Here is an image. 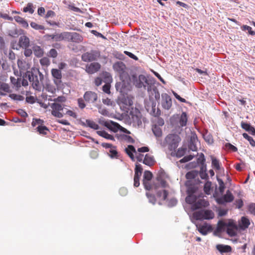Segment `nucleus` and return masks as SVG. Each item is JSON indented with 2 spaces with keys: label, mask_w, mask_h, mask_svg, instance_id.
Masks as SVG:
<instances>
[{
  "label": "nucleus",
  "mask_w": 255,
  "mask_h": 255,
  "mask_svg": "<svg viewBox=\"0 0 255 255\" xmlns=\"http://www.w3.org/2000/svg\"><path fill=\"white\" fill-rule=\"evenodd\" d=\"M129 117L133 126L140 127L142 126V115L140 111L136 108H131L128 111Z\"/></svg>",
  "instance_id": "5"
},
{
  "label": "nucleus",
  "mask_w": 255,
  "mask_h": 255,
  "mask_svg": "<svg viewBox=\"0 0 255 255\" xmlns=\"http://www.w3.org/2000/svg\"><path fill=\"white\" fill-rule=\"evenodd\" d=\"M37 130L40 134L46 135L47 134V131H49V129L47 127L43 125H39L36 128Z\"/></svg>",
  "instance_id": "46"
},
{
  "label": "nucleus",
  "mask_w": 255,
  "mask_h": 255,
  "mask_svg": "<svg viewBox=\"0 0 255 255\" xmlns=\"http://www.w3.org/2000/svg\"><path fill=\"white\" fill-rule=\"evenodd\" d=\"M166 177H167V175L166 173H165V172L162 168H160V169L159 170V171L158 172V175H157V177H156V179H163H163L165 178Z\"/></svg>",
  "instance_id": "57"
},
{
  "label": "nucleus",
  "mask_w": 255,
  "mask_h": 255,
  "mask_svg": "<svg viewBox=\"0 0 255 255\" xmlns=\"http://www.w3.org/2000/svg\"><path fill=\"white\" fill-rule=\"evenodd\" d=\"M133 97L130 94H125L120 95L117 99V103L123 110L128 113L131 108H133Z\"/></svg>",
  "instance_id": "3"
},
{
  "label": "nucleus",
  "mask_w": 255,
  "mask_h": 255,
  "mask_svg": "<svg viewBox=\"0 0 255 255\" xmlns=\"http://www.w3.org/2000/svg\"><path fill=\"white\" fill-rule=\"evenodd\" d=\"M180 141L181 138L178 135L170 133L165 137L163 141H161L160 144L163 147L168 146L170 151H175Z\"/></svg>",
  "instance_id": "2"
},
{
  "label": "nucleus",
  "mask_w": 255,
  "mask_h": 255,
  "mask_svg": "<svg viewBox=\"0 0 255 255\" xmlns=\"http://www.w3.org/2000/svg\"><path fill=\"white\" fill-rule=\"evenodd\" d=\"M10 82L14 86H15L16 88H19L20 87V79H15L13 77H10Z\"/></svg>",
  "instance_id": "52"
},
{
  "label": "nucleus",
  "mask_w": 255,
  "mask_h": 255,
  "mask_svg": "<svg viewBox=\"0 0 255 255\" xmlns=\"http://www.w3.org/2000/svg\"><path fill=\"white\" fill-rule=\"evenodd\" d=\"M101 68V65L98 62L91 63L86 66V71L89 74H94Z\"/></svg>",
  "instance_id": "14"
},
{
  "label": "nucleus",
  "mask_w": 255,
  "mask_h": 255,
  "mask_svg": "<svg viewBox=\"0 0 255 255\" xmlns=\"http://www.w3.org/2000/svg\"><path fill=\"white\" fill-rule=\"evenodd\" d=\"M192 205V208L193 210H198L201 207H207L209 205V203L208 201L204 199H199L195 200L194 202L190 204Z\"/></svg>",
  "instance_id": "13"
},
{
  "label": "nucleus",
  "mask_w": 255,
  "mask_h": 255,
  "mask_svg": "<svg viewBox=\"0 0 255 255\" xmlns=\"http://www.w3.org/2000/svg\"><path fill=\"white\" fill-rule=\"evenodd\" d=\"M153 174L150 171L145 170L143 176V182L150 181L152 178Z\"/></svg>",
  "instance_id": "43"
},
{
  "label": "nucleus",
  "mask_w": 255,
  "mask_h": 255,
  "mask_svg": "<svg viewBox=\"0 0 255 255\" xmlns=\"http://www.w3.org/2000/svg\"><path fill=\"white\" fill-rule=\"evenodd\" d=\"M51 74L52 76L57 80H61L62 78L61 70L58 69H52L51 70Z\"/></svg>",
  "instance_id": "40"
},
{
  "label": "nucleus",
  "mask_w": 255,
  "mask_h": 255,
  "mask_svg": "<svg viewBox=\"0 0 255 255\" xmlns=\"http://www.w3.org/2000/svg\"><path fill=\"white\" fill-rule=\"evenodd\" d=\"M188 120L187 114L185 112H183L180 117L179 124L181 127H183L186 126Z\"/></svg>",
  "instance_id": "33"
},
{
  "label": "nucleus",
  "mask_w": 255,
  "mask_h": 255,
  "mask_svg": "<svg viewBox=\"0 0 255 255\" xmlns=\"http://www.w3.org/2000/svg\"><path fill=\"white\" fill-rule=\"evenodd\" d=\"M203 136L204 140L208 144H211L213 143V139L211 134L206 133L203 134Z\"/></svg>",
  "instance_id": "53"
},
{
  "label": "nucleus",
  "mask_w": 255,
  "mask_h": 255,
  "mask_svg": "<svg viewBox=\"0 0 255 255\" xmlns=\"http://www.w3.org/2000/svg\"><path fill=\"white\" fill-rule=\"evenodd\" d=\"M32 48L34 54L36 57H41L43 56V50L39 46L34 45Z\"/></svg>",
  "instance_id": "31"
},
{
  "label": "nucleus",
  "mask_w": 255,
  "mask_h": 255,
  "mask_svg": "<svg viewBox=\"0 0 255 255\" xmlns=\"http://www.w3.org/2000/svg\"><path fill=\"white\" fill-rule=\"evenodd\" d=\"M18 45L20 48L29 47L30 45V40L29 38L25 35L21 36L19 37Z\"/></svg>",
  "instance_id": "18"
},
{
  "label": "nucleus",
  "mask_w": 255,
  "mask_h": 255,
  "mask_svg": "<svg viewBox=\"0 0 255 255\" xmlns=\"http://www.w3.org/2000/svg\"><path fill=\"white\" fill-rule=\"evenodd\" d=\"M152 91L154 93V98H155V100L157 101H159L160 99V93L158 91V89L157 88V87L154 86L152 88Z\"/></svg>",
  "instance_id": "63"
},
{
  "label": "nucleus",
  "mask_w": 255,
  "mask_h": 255,
  "mask_svg": "<svg viewBox=\"0 0 255 255\" xmlns=\"http://www.w3.org/2000/svg\"><path fill=\"white\" fill-rule=\"evenodd\" d=\"M43 123H44L43 120H41L40 119L34 118V119H33V121L32 122L31 125H32V127H34L37 125H38V126L39 125H43Z\"/></svg>",
  "instance_id": "59"
},
{
  "label": "nucleus",
  "mask_w": 255,
  "mask_h": 255,
  "mask_svg": "<svg viewBox=\"0 0 255 255\" xmlns=\"http://www.w3.org/2000/svg\"><path fill=\"white\" fill-rule=\"evenodd\" d=\"M161 107L163 109L169 110L172 107V103L171 98L167 93L161 94Z\"/></svg>",
  "instance_id": "11"
},
{
  "label": "nucleus",
  "mask_w": 255,
  "mask_h": 255,
  "mask_svg": "<svg viewBox=\"0 0 255 255\" xmlns=\"http://www.w3.org/2000/svg\"><path fill=\"white\" fill-rule=\"evenodd\" d=\"M228 226V222H226L222 220H219L218 223V226L216 229V230L214 232L215 234L216 232H218L219 233L222 232L223 230H225L226 227Z\"/></svg>",
  "instance_id": "30"
},
{
  "label": "nucleus",
  "mask_w": 255,
  "mask_h": 255,
  "mask_svg": "<svg viewBox=\"0 0 255 255\" xmlns=\"http://www.w3.org/2000/svg\"><path fill=\"white\" fill-rule=\"evenodd\" d=\"M30 26L35 30H43L45 28L44 26L38 24L34 22H31Z\"/></svg>",
  "instance_id": "61"
},
{
  "label": "nucleus",
  "mask_w": 255,
  "mask_h": 255,
  "mask_svg": "<svg viewBox=\"0 0 255 255\" xmlns=\"http://www.w3.org/2000/svg\"><path fill=\"white\" fill-rule=\"evenodd\" d=\"M224 147L225 149L233 151L236 152L238 150V148L235 146L233 145L231 143L228 142L224 144Z\"/></svg>",
  "instance_id": "48"
},
{
  "label": "nucleus",
  "mask_w": 255,
  "mask_h": 255,
  "mask_svg": "<svg viewBox=\"0 0 255 255\" xmlns=\"http://www.w3.org/2000/svg\"><path fill=\"white\" fill-rule=\"evenodd\" d=\"M199 174V171L193 170L186 173L185 177L188 180L195 178Z\"/></svg>",
  "instance_id": "34"
},
{
  "label": "nucleus",
  "mask_w": 255,
  "mask_h": 255,
  "mask_svg": "<svg viewBox=\"0 0 255 255\" xmlns=\"http://www.w3.org/2000/svg\"><path fill=\"white\" fill-rule=\"evenodd\" d=\"M158 197H162L163 200H166L168 195V192L166 190H159L156 193Z\"/></svg>",
  "instance_id": "42"
},
{
  "label": "nucleus",
  "mask_w": 255,
  "mask_h": 255,
  "mask_svg": "<svg viewBox=\"0 0 255 255\" xmlns=\"http://www.w3.org/2000/svg\"><path fill=\"white\" fill-rule=\"evenodd\" d=\"M155 161L154 160V157L152 155H150L148 154H146L145 155L144 158L142 161V163L146 165L149 166H151L153 165Z\"/></svg>",
  "instance_id": "25"
},
{
  "label": "nucleus",
  "mask_w": 255,
  "mask_h": 255,
  "mask_svg": "<svg viewBox=\"0 0 255 255\" xmlns=\"http://www.w3.org/2000/svg\"><path fill=\"white\" fill-rule=\"evenodd\" d=\"M83 37L82 35L77 32H72L70 42L79 43L82 42Z\"/></svg>",
  "instance_id": "22"
},
{
  "label": "nucleus",
  "mask_w": 255,
  "mask_h": 255,
  "mask_svg": "<svg viewBox=\"0 0 255 255\" xmlns=\"http://www.w3.org/2000/svg\"><path fill=\"white\" fill-rule=\"evenodd\" d=\"M156 103L155 102L153 101L151 104V110L150 112V114L155 117H159L161 115L160 110L157 108L156 109Z\"/></svg>",
  "instance_id": "28"
},
{
  "label": "nucleus",
  "mask_w": 255,
  "mask_h": 255,
  "mask_svg": "<svg viewBox=\"0 0 255 255\" xmlns=\"http://www.w3.org/2000/svg\"><path fill=\"white\" fill-rule=\"evenodd\" d=\"M36 72L38 73L40 80L43 79V75L42 73L39 71L38 69L35 67H32L31 68V71H26L25 73H24L23 77L27 78L28 80L31 82V81H33L34 80V76L35 75H34V73Z\"/></svg>",
  "instance_id": "12"
},
{
  "label": "nucleus",
  "mask_w": 255,
  "mask_h": 255,
  "mask_svg": "<svg viewBox=\"0 0 255 255\" xmlns=\"http://www.w3.org/2000/svg\"><path fill=\"white\" fill-rule=\"evenodd\" d=\"M109 156L112 158H118L119 157V153L116 149V146H114V147L111 148V149H109Z\"/></svg>",
  "instance_id": "44"
},
{
  "label": "nucleus",
  "mask_w": 255,
  "mask_h": 255,
  "mask_svg": "<svg viewBox=\"0 0 255 255\" xmlns=\"http://www.w3.org/2000/svg\"><path fill=\"white\" fill-rule=\"evenodd\" d=\"M243 136L244 138L248 140L251 145L253 147H255V141L252 137L249 135L247 133H243Z\"/></svg>",
  "instance_id": "49"
},
{
  "label": "nucleus",
  "mask_w": 255,
  "mask_h": 255,
  "mask_svg": "<svg viewBox=\"0 0 255 255\" xmlns=\"http://www.w3.org/2000/svg\"><path fill=\"white\" fill-rule=\"evenodd\" d=\"M126 153L131 152V153H136V151L134 146L132 145H128L127 148H125Z\"/></svg>",
  "instance_id": "62"
},
{
  "label": "nucleus",
  "mask_w": 255,
  "mask_h": 255,
  "mask_svg": "<svg viewBox=\"0 0 255 255\" xmlns=\"http://www.w3.org/2000/svg\"><path fill=\"white\" fill-rule=\"evenodd\" d=\"M206 159L204 154L201 153L198 158L197 159V162H191L186 165V167L189 168H195L198 164L202 165L205 164Z\"/></svg>",
  "instance_id": "15"
},
{
  "label": "nucleus",
  "mask_w": 255,
  "mask_h": 255,
  "mask_svg": "<svg viewBox=\"0 0 255 255\" xmlns=\"http://www.w3.org/2000/svg\"><path fill=\"white\" fill-rule=\"evenodd\" d=\"M152 130L154 135L157 137H161L162 135V129L157 125H154L152 127Z\"/></svg>",
  "instance_id": "36"
},
{
  "label": "nucleus",
  "mask_w": 255,
  "mask_h": 255,
  "mask_svg": "<svg viewBox=\"0 0 255 255\" xmlns=\"http://www.w3.org/2000/svg\"><path fill=\"white\" fill-rule=\"evenodd\" d=\"M0 90L6 93H10L11 92L9 85L5 83L1 82H0Z\"/></svg>",
  "instance_id": "50"
},
{
  "label": "nucleus",
  "mask_w": 255,
  "mask_h": 255,
  "mask_svg": "<svg viewBox=\"0 0 255 255\" xmlns=\"http://www.w3.org/2000/svg\"><path fill=\"white\" fill-rule=\"evenodd\" d=\"M177 200L175 198L170 199L168 202V206L169 207H172L176 205L177 203Z\"/></svg>",
  "instance_id": "64"
},
{
  "label": "nucleus",
  "mask_w": 255,
  "mask_h": 255,
  "mask_svg": "<svg viewBox=\"0 0 255 255\" xmlns=\"http://www.w3.org/2000/svg\"><path fill=\"white\" fill-rule=\"evenodd\" d=\"M23 11L24 12H28L30 14H32L34 11L33 3L28 2L26 6L23 7Z\"/></svg>",
  "instance_id": "41"
},
{
  "label": "nucleus",
  "mask_w": 255,
  "mask_h": 255,
  "mask_svg": "<svg viewBox=\"0 0 255 255\" xmlns=\"http://www.w3.org/2000/svg\"><path fill=\"white\" fill-rule=\"evenodd\" d=\"M86 122L87 124V127H89L92 129L97 130L100 128L98 124L92 120L87 119L86 120Z\"/></svg>",
  "instance_id": "39"
},
{
  "label": "nucleus",
  "mask_w": 255,
  "mask_h": 255,
  "mask_svg": "<svg viewBox=\"0 0 255 255\" xmlns=\"http://www.w3.org/2000/svg\"><path fill=\"white\" fill-rule=\"evenodd\" d=\"M250 225L249 219L247 217H242L241 218V222L240 224V228L241 229L244 230L247 229Z\"/></svg>",
  "instance_id": "29"
},
{
  "label": "nucleus",
  "mask_w": 255,
  "mask_h": 255,
  "mask_svg": "<svg viewBox=\"0 0 255 255\" xmlns=\"http://www.w3.org/2000/svg\"><path fill=\"white\" fill-rule=\"evenodd\" d=\"M14 19L17 23L21 24L23 27L25 28H27L29 26L27 21L21 17L19 16H15L14 17Z\"/></svg>",
  "instance_id": "32"
},
{
  "label": "nucleus",
  "mask_w": 255,
  "mask_h": 255,
  "mask_svg": "<svg viewBox=\"0 0 255 255\" xmlns=\"http://www.w3.org/2000/svg\"><path fill=\"white\" fill-rule=\"evenodd\" d=\"M97 108L99 110V112L103 116H108L109 115V112L105 108H103L101 105H97Z\"/></svg>",
  "instance_id": "55"
},
{
  "label": "nucleus",
  "mask_w": 255,
  "mask_h": 255,
  "mask_svg": "<svg viewBox=\"0 0 255 255\" xmlns=\"http://www.w3.org/2000/svg\"><path fill=\"white\" fill-rule=\"evenodd\" d=\"M132 79L134 84L138 88H141L142 87H143L145 89L146 85H144V83L147 85H149V81L146 77L142 74L139 75L138 78L135 75H133Z\"/></svg>",
  "instance_id": "8"
},
{
  "label": "nucleus",
  "mask_w": 255,
  "mask_h": 255,
  "mask_svg": "<svg viewBox=\"0 0 255 255\" xmlns=\"http://www.w3.org/2000/svg\"><path fill=\"white\" fill-rule=\"evenodd\" d=\"M212 182L207 180L204 185V191L206 195H210L211 194V190H212Z\"/></svg>",
  "instance_id": "38"
},
{
  "label": "nucleus",
  "mask_w": 255,
  "mask_h": 255,
  "mask_svg": "<svg viewBox=\"0 0 255 255\" xmlns=\"http://www.w3.org/2000/svg\"><path fill=\"white\" fill-rule=\"evenodd\" d=\"M72 32H62V36L63 38V40H68V41H70L71 40V35Z\"/></svg>",
  "instance_id": "60"
},
{
  "label": "nucleus",
  "mask_w": 255,
  "mask_h": 255,
  "mask_svg": "<svg viewBox=\"0 0 255 255\" xmlns=\"http://www.w3.org/2000/svg\"><path fill=\"white\" fill-rule=\"evenodd\" d=\"M238 229L236 222L233 220H229L228 226L225 229L227 234L230 237H235L237 235V231Z\"/></svg>",
  "instance_id": "9"
},
{
  "label": "nucleus",
  "mask_w": 255,
  "mask_h": 255,
  "mask_svg": "<svg viewBox=\"0 0 255 255\" xmlns=\"http://www.w3.org/2000/svg\"><path fill=\"white\" fill-rule=\"evenodd\" d=\"M51 108L52 109V111L60 112L63 111V108L61 104L53 103L51 104Z\"/></svg>",
  "instance_id": "47"
},
{
  "label": "nucleus",
  "mask_w": 255,
  "mask_h": 255,
  "mask_svg": "<svg viewBox=\"0 0 255 255\" xmlns=\"http://www.w3.org/2000/svg\"><path fill=\"white\" fill-rule=\"evenodd\" d=\"M212 229L211 225L205 223L198 227V231L203 235H206L208 232L212 231Z\"/></svg>",
  "instance_id": "19"
},
{
  "label": "nucleus",
  "mask_w": 255,
  "mask_h": 255,
  "mask_svg": "<svg viewBox=\"0 0 255 255\" xmlns=\"http://www.w3.org/2000/svg\"><path fill=\"white\" fill-rule=\"evenodd\" d=\"M197 140V136L196 134L192 135L190 137V141L189 142L188 147L190 150L195 151L197 150V147L195 144V141Z\"/></svg>",
  "instance_id": "26"
},
{
  "label": "nucleus",
  "mask_w": 255,
  "mask_h": 255,
  "mask_svg": "<svg viewBox=\"0 0 255 255\" xmlns=\"http://www.w3.org/2000/svg\"><path fill=\"white\" fill-rule=\"evenodd\" d=\"M100 56V52L97 50H92L90 52H86L82 54V60L84 62L95 61Z\"/></svg>",
  "instance_id": "10"
},
{
  "label": "nucleus",
  "mask_w": 255,
  "mask_h": 255,
  "mask_svg": "<svg viewBox=\"0 0 255 255\" xmlns=\"http://www.w3.org/2000/svg\"><path fill=\"white\" fill-rule=\"evenodd\" d=\"M17 66L19 69L20 75H22V72L27 70L29 68L28 64L25 61H23L20 59L17 60Z\"/></svg>",
  "instance_id": "27"
},
{
  "label": "nucleus",
  "mask_w": 255,
  "mask_h": 255,
  "mask_svg": "<svg viewBox=\"0 0 255 255\" xmlns=\"http://www.w3.org/2000/svg\"><path fill=\"white\" fill-rule=\"evenodd\" d=\"M211 158L212 160V166L216 170L220 169V163L219 160L214 156L211 155Z\"/></svg>",
  "instance_id": "35"
},
{
  "label": "nucleus",
  "mask_w": 255,
  "mask_h": 255,
  "mask_svg": "<svg viewBox=\"0 0 255 255\" xmlns=\"http://www.w3.org/2000/svg\"><path fill=\"white\" fill-rule=\"evenodd\" d=\"M143 169L142 166L138 163H136L134 169V176L140 177L142 173Z\"/></svg>",
  "instance_id": "45"
},
{
  "label": "nucleus",
  "mask_w": 255,
  "mask_h": 255,
  "mask_svg": "<svg viewBox=\"0 0 255 255\" xmlns=\"http://www.w3.org/2000/svg\"><path fill=\"white\" fill-rule=\"evenodd\" d=\"M9 97L12 100H17V101H23L24 99V97L20 95H17L16 94H11L9 95Z\"/></svg>",
  "instance_id": "54"
},
{
  "label": "nucleus",
  "mask_w": 255,
  "mask_h": 255,
  "mask_svg": "<svg viewBox=\"0 0 255 255\" xmlns=\"http://www.w3.org/2000/svg\"><path fill=\"white\" fill-rule=\"evenodd\" d=\"M187 149L186 147H180L177 149V152L175 153L176 156L177 158H180L182 157L185 154ZM175 153L173 152L171 153L172 156H174Z\"/></svg>",
  "instance_id": "37"
},
{
  "label": "nucleus",
  "mask_w": 255,
  "mask_h": 255,
  "mask_svg": "<svg viewBox=\"0 0 255 255\" xmlns=\"http://www.w3.org/2000/svg\"><path fill=\"white\" fill-rule=\"evenodd\" d=\"M7 35L11 37L15 38L18 37L19 35H21L24 33V30L14 28V29H9L6 31Z\"/></svg>",
  "instance_id": "20"
},
{
  "label": "nucleus",
  "mask_w": 255,
  "mask_h": 255,
  "mask_svg": "<svg viewBox=\"0 0 255 255\" xmlns=\"http://www.w3.org/2000/svg\"><path fill=\"white\" fill-rule=\"evenodd\" d=\"M241 28L243 31L248 30L249 34L251 35L254 36L255 35V31L252 30V27L247 25H243Z\"/></svg>",
  "instance_id": "51"
},
{
  "label": "nucleus",
  "mask_w": 255,
  "mask_h": 255,
  "mask_svg": "<svg viewBox=\"0 0 255 255\" xmlns=\"http://www.w3.org/2000/svg\"><path fill=\"white\" fill-rule=\"evenodd\" d=\"M185 185L187 187V196L185 198V201L187 204H191L198 198L203 197V194L197 196L195 194L198 190V187L196 186L191 180H187L185 183Z\"/></svg>",
  "instance_id": "1"
},
{
  "label": "nucleus",
  "mask_w": 255,
  "mask_h": 255,
  "mask_svg": "<svg viewBox=\"0 0 255 255\" xmlns=\"http://www.w3.org/2000/svg\"><path fill=\"white\" fill-rule=\"evenodd\" d=\"M108 128L110 130L114 132H117L119 130L121 126L117 123L111 120H109Z\"/></svg>",
  "instance_id": "24"
},
{
  "label": "nucleus",
  "mask_w": 255,
  "mask_h": 255,
  "mask_svg": "<svg viewBox=\"0 0 255 255\" xmlns=\"http://www.w3.org/2000/svg\"><path fill=\"white\" fill-rule=\"evenodd\" d=\"M194 157V155L189 154L183 157L182 159H181L179 162L181 163L187 162L190 160H191Z\"/></svg>",
  "instance_id": "56"
},
{
  "label": "nucleus",
  "mask_w": 255,
  "mask_h": 255,
  "mask_svg": "<svg viewBox=\"0 0 255 255\" xmlns=\"http://www.w3.org/2000/svg\"><path fill=\"white\" fill-rule=\"evenodd\" d=\"M241 127L245 130L248 132L249 133L252 135H255V128L250 123L242 121Z\"/></svg>",
  "instance_id": "17"
},
{
  "label": "nucleus",
  "mask_w": 255,
  "mask_h": 255,
  "mask_svg": "<svg viewBox=\"0 0 255 255\" xmlns=\"http://www.w3.org/2000/svg\"><path fill=\"white\" fill-rule=\"evenodd\" d=\"M234 199V197L229 190L226 191L224 195H222L216 199V202L219 205H225L228 203L232 202Z\"/></svg>",
  "instance_id": "7"
},
{
  "label": "nucleus",
  "mask_w": 255,
  "mask_h": 255,
  "mask_svg": "<svg viewBox=\"0 0 255 255\" xmlns=\"http://www.w3.org/2000/svg\"><path fill=\"white\" fill-rule=\"evenodd\" d=\"M84 98L86 102L89 103H94L97 100L98 96L94 92L87 91L84 95Z\"/></svg>",
  "instance_id": "16"
},
{
  "label": "nucleus",
  "mask_w": 255,
  "mask_h": 255,
  "mask_svg": "<svg viewBox=\"0 0 255 255\" xmlns=\"http://www.w3.org/2000/svg\"><path fill=\"white\" fill-rule=\"evenodd\" d=\"M215 215L211 210L201 209L194 214V217L196 220H211L214 218Z\"/></svg>",
  "instance_id": "6"
},
{
  "label": "nucleus",
  "mask_w": 255,
  "mask_h": 255,
  "mask_svg": "<svg viewBox=\"0 0 255 255\" xmlns=\"http://www.w3.org/2000/svg\"><path fill=\"white\" fill-rule=\"evenodd\" d=\"M216 249L221 253H228L232 251V248L229 245L218 244L216 245Z\"/></svg>",
  "instance_id": "21"
},
{
  "label": "nucleus",
  "mask_w": 255,
  "mask_h": 255,
  "mask_svg": "<svg viewBox=\"0 0 255 255\" xmlns=\"http://www.w3.org/2000/svg\"><path fill=\"white\" fill-rule=\"evenodd\" d=\"M146 195L148 199L149 202L152 204H155L156 202V198L154 195L151 194L149 193H146Z\"/></svg>",
  "instance_id": "58"
},
{
  "label": "nucleus",
  "mask_w": 255,
  "mask_h": 255,
  "mask_svg": "<svg viewBox=\"0 0 255 255\" xmlns=\"http://www.w3.org/2000/svg\"><path fill=\"white\" fill-rule=\"evenodd\" d=\"M113 68L119 73H123L126 69V65L122 61H118L113 65Z\"/></svg>",
  "instance_id": "23"
},
{
  "label": "nucleus",
  "mask_w": 255,
  "mask_h": 255,
  "mask_svg": "<svg viewBox=\"0 0 255 255\" xmlns=\"http://www.w3.org/2000/svg\"><path fill=\"white\" fill-rule=\"evenodd\" d=\"M115 88L117 91L120 93V95L128 93L131 89L129 77L127 76L124 78L123 77L121 76L120 81L116 83Z\"/></svg>",
  "instance_id": "4"
}]
</instances>
